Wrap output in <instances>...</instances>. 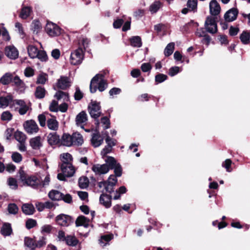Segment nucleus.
Listing matches in <instances>:
<instances>
[{"instance_id":"1","label":"nucleus","mask_w":250,"mask_h":250,"mask_svg":"<svg viewBox=\"0 0 250 250\" xmlns=\"http://www.w3.org/2000/svg\"><path fill=\"white\" fill-rule=\"evenodd\" d=\"M108 73L107 71H103L96 74L91 80L90 91L95 93L97 89L100 92L104 91L108 86V83L105 79V76Z\"/></svg>"},{"instance_id":"2","label":"nucleus","mask_w":250,"mask_h":250,"mask_svg":"<svg viewBox=\"0 0 250 250\" xmlns=\"http://www.w3.org/2000/svg\"><path fill=\"white\" fill-rule=\"evenodd\" d=\"M20 178L23 184L32 188L37 189L41 187V181L35 176H29L21 168L19 171Z\"/></svg>"},{"instance_id":"3","label":"nucleus","mask_w":250,"mask_h":250,"mask_svg":"<svg viewBox=\"0 0 250 250\" xmlns=\"http://www.w3.org/2000/svg\"><path fill=\"white\" fill-rule=\"evenodd\" d=\"M105 164L107 165L109 170L114 169V172L116 176L120 177L122 174V168L120 164L118 163L116 160L112 157H107L105 160Z\"/></svg>"},{"instance_id":"4","label":"nucleus","mask_w":250,"mask_h":250,"mask_svg":"<svg viewBox=\"0 0 250 250\" xmlns=\"http://www.w3.org/2000/svg\"><path fill=\"white\" fill-rule=\"evenodd\" d=\"M83 59V50L82 47H79L71 54L70 62L72 64H80Z\"/></svg>"},{"instance_id":"5","label":"nucleus","mask_w":250,"mask_h":250,"mask_svg":"<svg viewBox=\"0 0 250 250\" xmlns=\"http://www.w3.org/2000/svg\"><path fill=\"white\" fill-rule=\"evenodd\" d=\"M56 223L62 227H68L74 222L73 218L68 215L60 214L55 218Z\"/></svg>"},{"instance_id":"6","label":"nucleus","mask_w":250,"mask_h":250,"mask_svg":"<svg viewBox=\"0 0 250 250\" xmlns=\"http://www.w3.org/2000/svg\"><path fill=\"white\" fill-rule=\"evenodd\" d=\"M88 108L89 113L92 118L97 119L101 115L102 112L99 103H97L96 101H91Z\"/></svg>"},{"instance_id":"7","label":"nucleus","mask_w":250,"mask_h":250,"mask_svg":"<svg viewBox=\"0 0 250 250\" xmlns=\"http://www.w3.org/2000/svg\"><path fill=\"white\" fill-rule=\"evenodd\" d=\"M205 27L206 31L212 34L217 32V26L215 18L211 16H208L205 23Z\"/></svg>"},{"instance_id":"8","label":"nucleus","mask_w":250,"mask_h":250,"mask_svg":"<svg viewBox=\"0 0 250 250\" xmlns=\"http://www.w3.org/2000/svg\"><path fill=\"white\" fill-rule=\"evenodd\" d=\"M25 131L29 134H33L38 132L39 128L36 122L33 120L25 121L23 124Z\"/></svg>"},{"instance_id":"9","label":"nucleus","mask_w":250,"mask_h":250,"mask_svg":"<svg viewBox=\"0 0 250 250\" xmlns=\"http://www.w3.org/2000/svg\"><path fill=\"white\" fill-rule=\"evenodd\" d=\"M45 29L46 33L51 37L58 36L61 34V28L52 22H48Z\"/></svg>"},{"instance_id":"10","label":"nucleus","mask_w":250,"mask_h":250,"mask_svg":"<svg viewBox=\"0 0 250 250\" xmlns=\"http://www.w3.org/2000/svg\"><path fill=\"white\" fill-rule=\"evenodd\" d=\"M61 169L63 174L67 177L72 176L75 172V168L71 163H62Z\"/></svg>"},{"instance_id":"11","label":"nucleus","mask_w":250,"mask_h":250,"mask_svg":"<svg viewBox=\"0 0 250 250\" xmlns=\"http://www.w3.org/2000/svg\"><path fill=\"white\" fill-rule=\"evenodd\" d=\"M92 170L96 175H103L107 173L109 171V167L107 164L101 165L99 164H94L91 167Z\"/></svg>"},{"instance_id":"12","label":"nucleus","mask_w":250,"mask_h":250,"mask_svg":"<svg viewBox=\"0 0 250 250\" xmlns=\"http://www.w3.org/2000/svg\"><path fill=\"white\" fill-rule=\"evenodd\" d=\"M57 86L58 88L65 90L71 85V82L68 77L66 76H61L58 80Z\"/></svg>"},{"instance_id":"13","label":"nucleus","mask_w":250,"mask_h":250,"mask_svg":"<svg viewBox=\"0 0 250 250\" xmlns=\"http://www.w3.org/2000/svg\"><path fill=\"white\" fill-rule=\"evenodd\" d=\"M13 104H17L20 106L18 112L21 115H25L29 109V106L22 100H14Z\"/></svg>"},{"instance_id":"14","label":"nucleus","mask_w":250,"mask_h":250,"mask_svg":"<svg viewBox=\"0 0 250 250\" xmlns=\"http://www.w3.org/2000/svg\"><path fill=\"white\" fill-rule=\"evenodd\" d=\"M87 121V116L86 112L82 111L80 112L76 116L75 119L76 124L78 126H80L82 128H83L84 124Z\"/></svg>"},{"instance_id":"15","label":"nucleus","mask_w":250,"mask_h":250,"mask_svg":"<svg viewBox=\"0 0 250 250\" xmlns=\"http://www.w3.org/2000/svg\"><path fill=\"white\" fill-rule=\"evenodd\" d=\"M238 10L237 8H232L228 10L224 15V18L227 21H234L237 18Z\"/></svg>"},{"instance_id":"16","label":"nucleus","mask_w":250,"mask_h":250,"mask_svg":"<svg viewBox=\"0 0 250 250\" xmlns=\"http://www.w3.org/2000/svg\"><path fill=\"white\" fill-rule=\"evenodd\" d=\"M13 98L11 95H7L5 97H0V108H5L10 104V107H12L13 104Z\"/></svg>"},{"instance_id":"17","label":"nucleus","mask_w":250,"mask_h":250,"mask_svg":"<svg viewBox=\"0 0 250 250\" xmlns=\"http://www.w3.org/2000/svg\"><path fill=\"white\" fill-rule=\"evenodd\" d=\"M221 10L219 4L216 0H212L209 3V12L213 16L218 15Z\"/></svg>"},{"instance_id":"18","label":"nucleus","mask_w":250,"mask_h":250,"mask_svg":"<svg viewBox=\"0 0 250 250\" xmlns=\"http://www.w3.org/2000/svg\"><path fill=\"white\" fill-rule=\"evenodd\" d=\"M42 139L40 136L35 137L30 140L29 143L31 147L34 149H39L42 146Z\"/></svg>"},{"instance_id":"19","label":"nucleus","mask_w":250,"mask_h":250,"mask_svg":"<svg viewBox=\"0 0 250 250\" xmlns=\"http://www.w3.org/2000/svg\"><path fill=\"white\" fill-rule=\"evenodd\" d=\"M5 54L10 59L14 60L18 58L19 52L16 47L9 46L5 48Z\"/></svg>"},{"instance_id":"20","label":"nucleus","mask_w":250,"mask_h":250,"mask_svg":"<svg viewBox=\"0 0 250 250\" xmlns=\"http://www.w3.org/2000/svg\"><path fill=\"white\" fill-rule=\"evenodd\" d=\"M100 202L106 208H109L111 206V196L102 194L100 197Z\"/></svg>"},{"instance_id":"21","label":"nucleus","mask_w":250,"mask_h":250,"mask_svg":"<svg viewBox=\"0 0 250 250\" xmlns=\"http://www.w3.org/2000/svg\"><path fill=\"white\" fill-rule=\"evenodd\" d=\"M90 220L84 216H79L76 221L75 224L76 227L83 226L84 228H88L89 226Z\"/></svg>"},{"instance_id":"22","label":"nucleus","mask_w":250,"mask_h":250,"mask_svg":"<svg viewBox=\"0 0 250 250\" xmlns=\"http://www.w3.org/2000/svg\"><path fill=\"white\" fill-rule=\"evenodd\" d=\"M48 196L52 201H60L62 199L63 193L57 190L52 189L49 192Z\"/></svg>"},{"instance_id":"23","label":"nucleus","mask_w":250,"mask_h":250,"mask_svg":"<svg viewBox=\"0 0 250 250\" xmlns=\"http://www.w3.org/2000/svg\"><path fill=\"white\" fill-rule=\"evenodd\" d=\"M72 146H81L83 143V139L82 135L78 132H75L72 135Z\"/></svg>"},{"instance_id":"24","label":"nucleus","mask_w":250,"mask_h":250,"mask_svg":"<svg viewBox=\"0 0 250 250\" xmlns=\"http://www.w3.org/2000/svg\"><path fill=\"white\" fill-rule=\"evenodd\" d=\"M91 141L93 146L97 147L102 144L104 139L99 134L95 133L92 135Z\"/></svg>"},{"instance_id":"25","label":"nucleus","mask_w":250,"mask_h":250,"mask_svg":"<svg viewBox=\"0 0 250 250\" xmlns=\"http://www.w3.org/2000/svg\"><path fill=\"white\" fill-rule=\"evenodd\" d=\"M60 141V136L56 132L50 133L47 136V141L50 145H56Z\"/></svg>"},{"instance_id":"26","label":"nucleus","mask_w":250,"mask_h":250,"mask_svg":"<svg viewBox=\"0 0 250 250\" xmlns=\"http://www.w3.org/2000/svg\"><path fill=\"white\" fill-rule=\"evenodd\" d=\"M1 233L4 236H9L12 232L11 225L10 223H4L1 228Z\"/></svg>"},{"instance_id":"27","label":"nucleus","mask_w":250,"mask_h":250,"mask_svg":"<svg viewBox=\"0 0 250 250\" xmlns=\"http://www.w3.org/2000/svg\"><path fill=\"white\" fill-rule=\"evenodd\" d=\"M22 212L26 215H32L35 211V208L32 204H24L21 207Z\"/></svg>"},{"instance_id":"28","label":"nucleus","mask_w":250,"mask_h":250,"mask_svg":"<svg viewBox=\"0 0 250 250\" xmlns=\"http://www.w3.org/2000/svg\"><path fill=\"white\" fill-rule=\"evenodd\" d=\"M32 12V9L31 7L23 6L21 9L19 16L22 19H26L30 16Z\"/></svg>"},{"instance_id":"29","label":"nucleus","mask_w":250,"mask_h":250,"mask_svg":"<svg viewBox=\"0 0 250 250\" xmlns=\"http://www.w3.org/2000/svg\"><path fill=\"white\" fill-rule=\"evenodd\" d=\"M46 124L47 127L50 130L56 131L59 128V123L55 118L47 119Z\"/></svg>"},{"instance_id":"30","label":"nucleus","mask_w":250,"mask_h":250,"mask_svg":"<svg viewBox=\"0 0 250 250\" xmlns=\"http://www.w3.org/2000/svg\"><path fill=\"white\" fill-rule=\"evenodd\" d=\"M72 135L69 134H63L62 137V144L67 146H72Z\"/></svg>"},{"instance_id":"31","label":"nucleus","mask_w":250,"mask_h":250,"mask_svg":"<svg viewBox=\"0 0 250 250\" xmlns=\"http://www.w3.org/2000/svg\"><path fill=\"white\" fill-rule=\"evenodd\" d=\"M130 44L134 47H140L142 45V40L140 37L133 36L130 39Z\"/></svg>"},{"instance_id":"32","label":"nucleus","mask_w":250,"mask_h":250,"mask_svg":"<svg viewBox=\"0 0 250 250\" xmlns=\"http://www.w3.org/2000/svg\"><path fill=\"white\" fill-rule=\"evenodd\" d=\"M64 241L67 245L72 247L76 246L79 242L78 240L75 236L71 235H67Z\"/></svg>"},{"instance_id":"33","label":"nucleus","mask_w":250,"mask_h":250,"mask_svg":"<svg viewBox=\"0 0 250 250\" xmlns=\"http://www.w3.org/2000/svg\"><path fill=\"white\" fill-rule=\"evenodd\" d=\"M27 51L30 57L34 59L37 58L39 50L36 46L30 45L27 47Z\"/></svg>"},{"instance_id":"34","label":"nucleus","mask_w":250,"mask_h":250,"mask_svg":"<svg viewBox=\"0 0 250 250\" xmlns=\"http://www.w3.org/2000/svg\"><path fill=\"white\" fill-rule=\"evenodd\" d=\"M240 39L244 44H249L250 40V33L247 31H243L240 35Z\"/></svg>"},{"instance_id":"35","label":"nucleus","mask_w":250,"mask_h":250,"mask_svg":"<svg viewBox=\"0 0 250 250\" xmlns=\"http://www.w3.org/2000/svg\"><path fill=\"white\" fill-rule=\"evenodd\" d=\"M55 97H56V99L58 100L63 99V100L65 102L69 101V97L68 94L61 90H59L56 93Z\"/></svg>"},{"instance_id":"36","label":"nucleus","mask_w":250,"mask_h":250,"mask_svg":"<svg viewBox=\"0 0 250 250\" xmlns=\"http://www.w3.org/2000/svg\"><path fill=\"white\" fill-rule=\"evenodd\" d=\"M162 3L159 1H155L149 7V11L151 14L156 13L161 7Z\"/></svg>"},{"instance_id":"37","label":"nucleus","mask_w":250,"mask_h":250,"mask_svg":"<svg viewBox=\"0 0 250 250\" xmlns=\"http://www.w3.org/2000/svg\"><path fill=\"white\" fill-rule=\"evenodd\" d=\"M12 81V75L10 73H5L0 79V82L4 84H8Z\"/></svg>"},{"instance_id":"38","label":"nucleus","mask_w":250,"mask_h":250,"mask_svg":"<svg viewBox=\"0 0 250 250\" xmlns=\"http://www.w3.org/2000/svg\"><path fill=\"white\" fill-rule=\"evenodd\" d=\"M45 93V89L42 86H38L36 88L35 95L38 99H42L44 97Z\"/></svg>"},{"instance_id":"39","label":"nucleus","mask_w":250,"mask_h":250,"mask_svg":"<svg viewBox=\"0 0 250 250\" xmlns=\"http://www.w3.org/2000/svg\"><path fill=\"white\" fill-rule=\"evenodd\" d=\"M89 179L86 177H81L79 179V185L81 188L84 189L88 187Z\"/></svg>"},{"instance_id":"40","label":"nucleus","mask_w":250,"mask_h":250,"mask_svg":"<svg viewBox=\"0 0 250 250\" xmlns=\"http://www.w3.org/2000/svg\"><path fill=\"white\" fill-rule=\"evenodd\" d=\"M174 45L175 44L174 42H170L167 45L164 51V54L166 56L168 57L173 53L174 49Z\"/></svg>"},{"instance_id":"41","label":"nucleus","mask_w":250,"mask_h":250,"mask_svg":"<svg viewBox=\"0 0 250 250\" xmlns=\"http://www.w3.org/2000/svg\"><path fill=\"white\" fill-rule=\"evenodd\" d=\"M187 5L189 9V11L194 13L197 11V0H188Z\"/></svg>"},{"instance_id":"42","label":"nucleus","mask_w":250,"mask_h":250,"mask_svg":"<svg viewBox=\"0 0 250 250\" xmlns=\"http://www.w3.org/2000/svg\"><path fill=\"white\" fill-rule=\"evenodd\" d=\"M14 137L15 139L19 143L25 142L26 139L25 134L19 131H17L15 133Z\"/></svg>"},{"instance_id":"43","label":"nucleus","mask_w":250,"mask_h":250,"mask_svg":"<svg viewBox=\"0 0 250 250\" xmlns=\"http://www.w3.org/2000/svg\"><path fill=\"white\" fill-rule=\"evenodd\" d=\"M24 245L32 250L35 249V241L32 238L26 237L24 238Z\"/></svg>"},{"instance_id":"44","label":"nucleus","mask_w":250,"mask_h":250,"mask_svg":"<svg viewBox=\"0 0 250 250\" xmlns=\"http://www.w3.org/2000/svg\"><path fill=\"white\" fill-rule=\"evenodd\" d=\"M89 42V41L88 39L81 37L78 40L79 47H82L83 50H85L87 47Z\"/></svg>"},{"instance_id":"45","label":"nucleus","mask_w":250,"mask_h":250,"mask_svg":"<svg viewBox=\"0 0 250 250\" xmlns=\"http://www.w3.org/2000/svg\"><path fill=\"white\" fill-rule=\"evenodd\" d=\"M48 80L47 75L45 73H41L38 76L36 83L37 84H44Z\"/></svg>"},{"instance_id":"46","label":"nucleus","mask_w":250,"mask_h":250,"mask_svg":"<svg viewBox=\"0 0 250 250\" xmlns=\"http://www.w3.org/2000/svg\"><path fill=\"white\" fill-rule=\"evenodd\" d=\"M127 189L125 186H121L116 191V195L114 196V200H118L120 198L121 195L126 193Z\"/></svg>"},{"instance_id":"47","label":"nucleus","mask_w":250,"mask_h":250,"mask_svg":"<svg viewBox=\"0 0 250 250\" xmlns=\"http://www.w3.org/2000/svg\"><path fill=\"white\" fill-rule=\"evenodd\" d=\"M41 28V24L39 21H34L31 24V29L34 33L37 34Z\"/></svg>"},{"instance_id":"48","label":"nucleus","mask_w":250,"mask_h":250,"mask_svg":"<svg viewBox=\"0 0 250 250\" xmlns=\"http://www.w3.org/2000/svg\"><path fill=\"white\" fill-rule=\"evenodd\" d=\"M18 210V206L14 203L9 204L8 206V211L10 214H16Z\"/></svg>"},{"instance_id":"49","label":"nucleus","mask_w":250,"mask_h":250,"mask_svg":"<svg viewBox=\"0 0 250 250\" xmlns=\"http://www.w3.org/2000/svg\"><path fill=\"white\" fill-rule=\"evenodd\" d=\"M7 183L11 188L16 189L18 188V184L16 179L13 177H10L7 180Z\"/></svg>"},{"instance_id":"50","label":"nucleus","mask_w":250,"mask_h":250,"mask_svg":"<svg viewBox=\"0 0 250 250\" xmlns=\"http://www.w3.org/2000/svg\"><path fill=\"white\" fill-rule=\"evenodd\" d=\"M37 225V221L33 219H28L25 223V226L27 229H30L36 227Z\"/></svg>"},{"instance_id":"51","label":"nucleus","mask_w":250,"mask_h":250,"mask_svg":"<svg viewBox=\"0 0 250 250\" xmlns=\"http://www.w3.org/2000/svg\"><path fill=\"white\" fill-rule=\"evenodd\" d=\"M167 76L166 75L159 73L155 76V81L157 83H161L166 80Z\"/></svg>"},{"instance_id":"52","label":"nucleus","mask_w":250,"mask_h":250,"mask_svg":"<svg viewBox=\"0 0 250 250\" xmlns=\"http://www.w3.org/2000/svg\"><path fill=\"white\" fill-rule=\"evenodd\" d=\"M12 114L9 111L3 112L1 115V119L2 121H9L12 118Z\"/></svg>"},{"instance_id":"53","label":"nucleus","mask_w":250,"mask_h":250,"mask_svg":"<svg viewBox=\"0 0 250 250\" xmlns=\"http://www.w3.org/2000/svg\"><path fill=\"white\" fill-rule=\"evenodd\" d=\"M12 160L17 163L21 162L22 160V157L21 154L18 152H15L13 153L11 156Z\"/></svg>"},{"instance_id":"54","label":"nucleus","mask_w":250,"mask_h":250,"mask_svg":"<svg viewBox=\"0 0 250 250\" xmlns=\"http://www.w3.org/2000/svg\"><path fill=\"white\" fill-rule=\"evenodd\" d=\"M37 58L42 62H46L47 60V55L43 50H39Z\"/></svg>"},{"instance_id":"55","label":"nucleus","mask_w":250,"mask_h":250,"mask_svg":"<svg viewBox=\"0 0 250 250\" xmlns=\"http://www.w3.org/2000/svg\"><path fill=\"white\" fill-rule=\"evenodd\" d=\"M121 92V89L118 87H113L109 91V94L110 98H113L114 96L119 95Z\"/></svg>"},{"instance_id":"56","label":"nucleus","mask_w":250,"mask_h":250,"mask_svg":"<svg viewBox=\"0 0 250 250\" xmlns=\"http://www.w3.org/2000/svg\"><path fill=\"white\" fill-rule=\"evenodd\" d=\"M62 163H70L72 160V155L68 153H65L62 155Z\"/></svg>"},{"instance_id":"57","label":"nucleus","mask_w":250,"mask_h":250,"mask_svg":"<svg viewBox=\"0 0 250 250\" xmlns=\"http://www.w3.org/2000/svg\"><path fill=\"white\" fill-rule=\"evenodd\" d=\"M46 245L45 238L42 237L39 240L35 242V249L40 248Z\"/></svg>"},{"instance_id":"58","label":"nucleus","mask_w":250,"mask_h":250,"mask_svg":"<svg viewBox=\"0 0 250 250\" xmlns=\"http://www.w3.org/2000/svg\"><path fill=\"white\" fill-rule=\"evenodd\" d=\"M74 99L75 100L79 101L83 97V93L80 90L79 87H76V91L74 93Z\"/></svg>"},{"instance_id":"59","label":"nucleus","mask_w":250,"mask_h":250,"mask_svg":"<svg viewBox=\"0 0 250 250\" xmlns=\"http://www.w3.org/2000/svg\"><path fill=\"white\" fill-rule=\"evenodd\" d=\"M38 121L40 125L42 127H44L46 125V118L45 115L43 114H40L38 117Z\"/></svg>"},{"instance_id":"60","label":"nucleus","mask_w":250,"mask_h":250,"mask_svg":"<svg viewBox=\"0 0 250 250\" xmlns=\"http://www.w3.org/2000/svg\"><path fill=\"white\" fill-rule=\"evenodd\" d=\"M14 131V129L12 128H7L4 133V136L6 138V139L7 140H10L13 135Z\"/></svg>"},{"instance_id":"61","label":"nucleus","mask_w":250,"mask_h":250,"mask_svg":"<svg viewBox=\"0 0 250 250\" xmlns=\"http://www.w3.org/2000/svg\"><path fill=\"white\" fill-rule=\"evenodd\" d=\"M116 176L115 175H111L108 180L107 181H106L107 183V184H110L111 185H112V186H115L117 182V179L116 178Z\"/></svg>"},{"instance_id":"62","label":"nucleus","mask_w":250,"mask_h":250,"mask_svg":"<svg viewBox=\"0 0 250 250\" xmlns=\"http://www.w3.org/2000/svg\"><path fill=\"white\" fill-rule=\"evenodd\" d=\"M179 72V67L178 66H173L169 69L168 74L172 77L176 75Z\"/></svg>"},{"instance_id":"63","label":"nucleus","mask_w":250,"mask_h":250,"mask_svg":"<svg viewBox=\"0 0 250 250\" xmlns=\"http://www.w3.org/2000/svg\"><path fill=\"white\" fill-rule=\"evenodd\" d=\"M49 109L52 112H57L58 109V102L55 100H53L49 106Z\"/></svg>"},{"instance_id":"64","label":"nucleus","mask_w":250,"mask_h":250,"mask_svg":"<svg viewBox=\"0 0 250 250\" xmlns=\"http://www.w3.org/2000/svg\"><path fill=\"white\" fill-rule=\"evenodd\" d=\"M24 73L26 77H32L34 75V70L30 67H28L26 68Z\"/></svg>"}]
</instances>
